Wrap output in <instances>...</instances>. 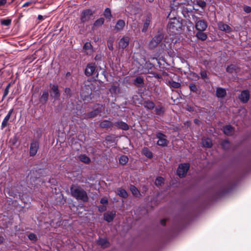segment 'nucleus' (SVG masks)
Here are the masks:
<instances>
[{
    "instance_id": "obj_1",
    "label": "nucleus",
    "mask_w": 251,
    "mask_h": 251,
    "mask_svg": "<svg viewBox=\"0 0 251 251\" xmlns=\"http://www.w3.org/2000/svg\"><path fill=\"white\" fill-rule=\"evenodd\" d=\"M71 195L77 200H80L82 201H87L88 196L86 192L80 186L78 185H73L71 188Z\"/></svg>"
},
{
    "instance_id": "obj_2",
    "label": "nucleus",
    "mask_w": 251,
    "mask_h": 251,
    "mask_svg": "<svg viewBox=\"0 0 251 251\" xmlns=\"http://www.w3.org/2000/svg\"><path fill=\"white\" fill-rule=\"evenodd\" d=\"M182 23L178 19L175 17L169 20L167 25V30L169 33L176 34L181 29Z\"/></svg>"
},
{
    "instance_id": "obj_3",
    "label": "nucleus",
    "mask_w": 251,
    "mask_h": 251,
    "mask_svg": "<svg viewBox=\"0 0 251 251\" xmlns=\"http://www.w3.org/2000/svg\"><path fill=\"white\" fill-rule=\"evenodd\" d=\"M189 167L190 165L189 163H184L180 164L177 170V175L180 177H184L186 174L188 170H189Z\"/></svg>"
},
{
    "instance_id": "obj_4",
    "label": "nucleus",
    "mask_w": 251,
    "mask_h": 251,
    "mask_svg": "<svg viewBox=\"0 0 251 251\" xmlns=\"http://www.w3.org/2000/svg\"><path fill=\"white\" fill-rule=\"evenodd\" d=\"M156 137L158 139L157 144L159 146L165 147L167 146L169 142L167 139V136L161 133L158 132L156 134Z\"/></svg>"
},
{
    "instance_id": "obj_5",
    "label": "nucleus",
    "mask_w": 251,
    "mask_h": 251,
    "mask_svg": "<svg viewBox=\"0 0 251 251\" xmlns=\"http://www.w3.org/2000/svg\"><path fill=\"white\" fill-rule=\"evenodd\" d=\"M163 38V35L159 33L155 36L150 42L149 46L150 48H154L159 44Z\"/></svg>"
},
{
    "instance_id": "obj_6",
    "label": "nucleus",
    "mask_w": 251,
    "mask_h": 251,
    "mask_svg": "<svg viewBox=\"0 0 251 251\" xmlns=\"http://www.w3.org/2000/svg\"><path fill=\"white\" fill-rule=\"evenodd\" d=\"M39 144L37 141H33L30 146L29 155L33 156L36 155L39 149Z\"/></svg>"
},
{
    "instance_id": "obj_7",
    "label": "nucleus",
    "mask_w": 251,
    "mask_h": 251,
    "mask_svg": "<svg viewBox=\"0 0 251 251\" xmlns=\"http://www.w3.org/2000/svg\"><path fill=\"white\" fill-rule=\"evenodd\" d=\"M93 12L89 9H86L82 11L81 15V21L82 23H85L88 21L91 16L93 14Z\"/></svg>"
},
{
    "instance_id": "obj_8",
    "label": "nucleus",
    "mask_w": 251,
    "mask_h": 251,
    "mask_svg": "<svg viewBox=\"0 0 251 251\" xmlns=\"http://www.w3.org/2000/svg\"><path fill=\"white\" fill-rule=\"evenodd\" d=\"M207 27V23L204 20L195 21V27L198 30L203 31L206 29Z\"/></svg>"
},
{
    "instance_id": "obj_9",
    "label": "nucleus",
    "mask_w": 251,
    "mask_h": 251,
    "mask_svg": "<svg viewBox=\"0 0 251 251\" xmlns=\"http://www.w3.org/2000/svg\"><path fill=\"white\" fill-rule=\"evenodd\" d=\"M96 66L95 63L88 64L85 70V74L86 75L89 76L92 75L96 70Z\"/></svg>"
},
{
    "instance_id": "obj_10",
    "label": "nucleus",
    "mask_w": 251,
    "mask_h": 251,
    "mask_svg": "<svg viewBox=\"0 0 251 251\" xmlns=\"http://www.w3.org/2000/svg\"><path fill=\"white\" fill-rule=\"evenodd\" d=\"M129 37L128 36L123 37L119 42V48L124 50L129 45Z\"/></svg>"
},
{
    "instance_id": "obj_11",
    "label": "nucleus",
    "mask_w": 251,
    "mask_h": 251,
    "mask_svg": "<svg viewBox=\"0 0 251 251\" xmlns=\"http://www.w3.org/2000/svg\"><path fill=\"white\" fill-rule=\"evenodd\" d=\"M50 95L56 99H58L60 97V93L57 85L53 84L51 88Z\"/></svg>"
},
{
    "instance_id": "obj_12",
    "label": "nucleus",
    "mask_w": 251,
    "mask_h": 251,
    "mask_svg": "<svg viewBox=\"0 0 251 251\" xmlns=\"http://www.w3.org/2000/svg\"><path fill=\"white\" fill-rule=\"evenodd\" d=\"M249 98L250 93L248 90L243 91L239 96L240 100L243 103L247 102L249 100Z\"/></svg>"
},
{
    "instance_id": "obj_13",
    "label": "nucleus",
    "mask_w": 251,
    "mask_h": 251,
    "mask_svg": "<svg viewBox=\"0 0 251 251\" xmlns=\"http://www.w3.org/2000/svg\"><path fill=\"white\" fill-rule=\"evenodd\" d=\"M13 111H14V109L12 108L8 111L7 114L5 117V118H4V119L3 120V121L2 122L1 126V128H4L7 126L8 121H9V119L10 118L11 115L12 114V113L13 112Z\"/></svg>"
},
{
    "instance_id": "obj_14",
    "label": "nucleus",
    "mask_w": 251,
    "mask_h": 251,
    "mask_svg": "<svg viewBox=\"0 0 251 251\" xmlns=\"http://www.w3.org/2000/svg\"><path fill=\"white\" fill-rule=\"evenodd\" d=\"M218 26L220 30L226 32H230L232 31L231 28L227 25L225 24L223 22H219L218 24Z\"/></svg>"
},
{
    "instance_id": "obj_15",
    "label": "nucleus",
    "mask_w": 251,
    "mask_h": 251,
    "mask_svg": "<svg viewBox=\"0 0 251 251\" xmlns=\"http://www.w3.org/2000/svg\"><path fill=\"white\" fill-rule=\"evenodd\" d=\"M115 214V211L107 212L104 214V219L107 222H111L113 221Z\"/></svg>"
},
{
    "instance_id": "obj_16",
    "label": "nucleus",
    "mask_w": 251,
    "mask_h": 251,
    "mask_svg": "<svg viewBox=\"0 0 251 251\" xmlns=\"http://www.w3.org/2000/svg\"><path fill=\"white\" fill-rule=\"evenodd\" d=\"M114 125L118 128H120L124 130H127L129 129L128 125L125 122L122 121L116 122L114 123Z\"/></svg>"
},
{
    "instance_id": "obj_17",
    "label": "nucleus",
    "mask_w": 251,
    "mask_h": 251,
    "mask_svg": "<svg viewBox=\"0 0 251 251\" xmlns=\"http://www.w3.org/2000/svg\"><path fill=\"white\" fill-rule=\"evenodd\" d=\"M125 26V22L123 20H119L114 27V28L116 31H120L123 29Z\"/></svg>"
},
{
    "instance_id": "obj_18",
    "label": "nucleus",
    "mask_w": 251,
    "mask_h": 251,
    "mask_svg": "<svg viewBox=\"0 0 251 251\" xmlns=\"http://www.w3.org/2000/svg\"><path fill=\"white\" fill-rule=\"evenodd\" d=\"M151 22V18L150 16H147L144 21L143 27L142 29L143 32H146L150 25Z\"/></svg>"
},
{
    "instance_id": "obj_19",
    "label": "nucleus",
    "mask_w": 251,
    "mask_h": 251,
    "mask_svg": "<svg viewBox=\"0 0 251 251\" xmlns=\"http://www.w3.org/2000/svg\"><path fill=\"white\" fill-rule=\"evenodd\" d=\"M143 105L147 109L152 110L155 107V104L152 101L148 100L145 101Z\"/></svg>"
},
{
    "instance_id": "obj_20",
    "label": "nucleus",
    "mask_w": 251,
    "mask_h": 251,
    "mask_svg": "<svg viewBox=\"0 0 251 251\" xmlns=\"http://www.w3.org/2000/svg\"><path fill=\"white\" fill-rule=\"evenodd\" d=\"M226 91L222 88H217L216 95L218 98H222L226 95Z\"/></svg>"
},
{
    "instance_id": "obj_21",
    "label": "nucleus",
    "mask_w": 251,
    "mask_h": 251,
    "mask_svg": "<svg viewBox=\"0 0 251 251\" xmlns=\"http://www.w3.org/2000/svg\"><path fill=\"white\" fill-rule=\"evenodd\" d=\"M223 131L227 135H231L233 133V129L230 125H227L224 127Z\"/></svg>"
},
{
    "instance_id": "obj_22",
    "label": "nucleus",
    "mask_w": 251,
    "mask_h": 251,
    "mask_svg": "<svg viewBox=\"0 0 251 251\" xmlns=\"http://www.w3.org/2000/svg\"><path fill=\"white\" fill-rule=\"evenodd\" d=\"M49 97V93L47 90H44L40 98V101L42 103H46Z\"/></svg>"
},
{
    "instance_id": "obj_23",
    "label": "nucleus",
    "mask_w": 251,
    "mask_h": 251,
    "mask_svg": "<svg viewBox=\"0 0 251 251\" xmlns=\"http://www.w3.org/2000/svg\"><path fill=\"white\" fill-rule=\"evenodd\" d=\"M112 123L108 120H104L100 124V126L102 128H107L112 126Z\"/></svg>"
},
{
    "instance_id": "obj_24",
    "label": "nucleus",
    "mask_w": 251,
    "mask_h": 251,
    "mask_svg": "<svg viewBox=\"0 0 251 251\" xmlns=\"http://www.w3.org/2000/svg\"><path fill=\"white\" fill-rule=\"evenodd\" d=\"M202 144L203 147L210 148L212 146V141L210 138H205L202 139Z\"/></svg>"
},
{
    "instance_id": "obj_25",
    "label": "nucleus",
    "mask_w": 251,
    "mask_h": 251,
    "mask_svg": "<svg viewBox=\"0 0 251 251\" xmlns=\"http://www.w3.org/2000/svg\"><path fill=\"white\" fill-rule=\"evenodd\" d=\"M98 244L103 248L107 247L109 243L106 239H99L98 240Z\"/></svg>"
},
{
    "instance_id": "obj_26",
    "label": "nucleus",
    "mask_w": 251,
    "mask_h": 251,
    "mask_svg": "<svg viewBox=\"0 0 251 251\" xmlns=\"http://www.w3.org/2000/svg\"><path fill=\"white\" fill-rule=\"evenodd\" d=\"M196 36L199 39L201 40V41H204L207 38V36L206 33L200 31H199L198 32H197Z\"/></svg>"
},
{
    "instance_id": "obj_27",
    "label": "nucleus",
    "mask_w": 251,
    "mask_h": 251,
    "mask_svg": "<svg viewBox=\"0 0 251 251\" xmlns=\"http://www.w3.org/2000/svg\"><path fill=\"white\" fill-rule=\"evenodd\" d=\"M165 108L161 105H158L155 108V112L157 115H161L163 114Z\"/></svg>"
},
{
    "instance_id": "obj_28",
    "label": "nucleus",
    "mask_w": 251,
    "mask_h": 251,
    "mask_svg": "<svg viewBox=\"0 0 251 251\" xmlns=\"http://www.w3.org/2000/svg\"><path fill=\"white\" fill-rule=\"evenodd\" d=\"M100 112V110L98 109L87 113L86 115L87 118H91L96 116Z\"/></svg>"
},
{
    "instance_id": "obj_29",
    "label": "nucleus",
    "mask_w": 251,
    "mask_h": 251,
    "mask_svg": "<svg viewBox=\"0 0 251 251\" xmlns=\"http://www.w3.org/2000/svg\"><path fill=\"white\" fill-rule=\"evenodd\" d=\"M83 49L85 50L87 54L91 52L92 50L91 44L90 42H86L83 46Z\"/></svg>"
},
{
    "instance_id": "obj_30",
    "label": "nucleus",
    "mask_w": 251,
    "mask_h": 251,
    "mask_svg": "<svg viewBox=\"0 0 251 251\" xmlns=\"http://www.w3.org/2000/svg\"><path fill=\"white\" fill-rule=\"evenodd\" d=\"M117 193L118 194L123 197V198H126L127 197V193L126 192V191L124 189H122V188H119L117 189Z\"/></svg>"
},
{
    "instance_id": "obj_31",
    "label": "nucleus",
    "mask_w": 251,
    "mask_h": 251,
    "mask_svg": "<svg viewBox=\"0 0 251 251\" xmlns=\"http://www.w3.org/2000/svg\"><path fill=\"white\" fill-rule=\"evenodd\" d=\"M169 85L174 88H178L180 87V83L177 82H176L174 80H169L168 81Z\"/></svg>"
},
{
    "instance_id": "obj_32",
    "label": "nucleus",
    "mask_w": 251,
    "mask_h": 251,
    "mask_svg": "<svg viewBox=\"0 0 251 251\" xmlns=\"http://www.w3.org/2000/svg\"><path fill=\"white\" fill-rule=\"evenodd\" d=\"M103 15L106 18L108 19L109 20L111 19L112 15L110 8H106L105 9L103 12Z\"/></svg>"
},
{
    "instance_id": "obj_33",
    "label": "nucleus",
    "mask_w": 251,
    "mask_h": 251,
    "mask_svg": "<svg viewBox=\"0 0 251 251\" xmlns=\"http://www.w3.org/2000/svg\"><path fill=\"white\" fill-rule=\"evenodd\" d=\"M130 190L134 196L137 197L140 195L139 191L134 185L130 186Z\"/></svg>"
},
{
    "instance_id": "obj_34",
    "label": "nucleus",
    "mask_w": 251,
    "mask_h": 251,
    "mask_svg": "<svg viewBox=\"0 0 251 251\" xmlns=\"http://www.w3.org/2000/svg\"><path fill=\"white\" fill-rule=\"evenodd\" d=\"M143 154L148 158H151L152 156L151 152L147 148H144L143 149Z\"/></svg>"
},
{
    "instance_id": "obj_35",
    "label": "nucleus",
    "mask_w": 251,
    "mask_h": 251,
    "mask_svg": "<svg viewBox=\"0 0 251 251\" xmlns=\"http://www.w3.org/2000/svg\"><path fill=\"white\" fill-rule=\"evenodd\" d=\"M128 160V158L126 155H122L119 159V162L122 165L126 164Z\"/></svg>"
},
{
    "instance_id": "obj_36",
    "label": "nucleus",
    "mask_w": 251,
    "mask_h": 251,
    "mask_svg": "<svg viewBox=\"0 0 251 251\" xmlns=\"http://www.w3.org/2000/svg\"><path fill=\"white\" fill-rule=\"evenodd\" d=\"M104 22V18H100L95 21V22L94 24V25L95 26H100L103 24Z\"/></svg>"
},
{
    "instance_id": "obj_37",
    "label": "nucleus",
    "mask_w": 251,
    "mask_h": 251,
    "mask_svg": "<svg viewBox=\"0 0 251 251\" xmlns=\"http://www.w3.org/2000/svg\"><path fill=\"white\" fill-rule=\"evenodd\" d=\"M164 179L162 177H158L156 178L155 181V184L156 186H161L164 182Z\"/></svg>"
},
{
    "instance_id": "obj_38",
    "label": "nucleus",
    "mask_w": 251,
    "mask_h": 251,
    "mask_svg": "<svg viewBox=\"0 0 251 251\" xmlns=\"http://www.w3.org/2000/svg\"><path fill=\"white\" fill-rule=\"evenodd\" d=\"M143 79L140 77H137L134 80V84L137 85H139L142 84H143Z\"/></svg>"
},
{
    "instance_id": "obj_39",
    "label": "nucleus",
    "mask_w": 251,
    "mask_h": 251,
    "mask_svg": "<svg viewBox=\"0 0 251 251\" xmlns=\"http://www.w3.org/2000/svg\"><path fill=\"white\" fill-rule=\"evenodd\" d=\"M79 159L81 161L84 163H89L90 161V158L86 155H80Z\"/></svg>"
},
{
    "instance_id": "obj_40",
    "label": "nucleus",
    "mask_w": 251,
    "mask_h": 251,
    "mask_svg": "<svg viewBox=\"0 0 251 251\" xmlns=\"http://www.w3.org/2000/svg\"><path fill=\"white\" fill-rule=\"evenodd\" d=\"M236 66L234 65H231L230 66H227L226 68V71L228 73H232L233 71H235L236 70Z\"/></svg>"
},
{
    "instance_id": "obj_41",
    "label": "nucleus",
    "mask_w": 251,
    "mask_h": 251,
    "mask_svg": "<svg viewBox=\"0 0 251 251\" xmlns=\"http://www.w3.org/2000/svg\"><path fill=\"white\" fill-rule=\"evenodd\" d=\"M11 20L10 19H2L1 21V24L4 25L8 26L10 25Z\"/></svg>"
},
{
    "instance_id": "obj_42",
    "label": "nucleus",
    "mask_w": 251,
    "mask_h": 251,
    "mask_svg": "<svg viewBox=\"0 0 251 251\" xmlns=\"http://www.w3.org/2000/svg\"><path fill=\"white\" fill-rule=\"evenodd\" d=\"M229 145V143L227 140H224L222 143V146L223 149H226L228 148Z\"/></svg>"
},
{
    "instance_id": "obj_43",
    "label": "nucleus",
    "mask_w": 251,
    "mask_h": 251,
    "mask_svg": "<svg viewBox=\"0 0 251 251\" xmlns=\"http://www.w3.org/2000/svg\"><path fill=\"white\" fill-rule=\"evenodd\" d=\"M105 140L110 143H113L115 141V137L112 135L107 136L106 137Z\"/></svg>"
},
{
    "instance_id": "obj_44",
    "label": "nucleus",
    "mask_w": 251,
    "mask_h": 251,
    "mask_svg": "<svg viewBox=\"0 0 251 251\" xmlns=\"http://www.w3.org/2000/svg\"><path fill=\"white\" fill-rule=\"evenodd\" d=\"M11 86V84L9 83L8 85L6 86L4 91V96H7L9 93V89Z\"/></svg>"
},
{
    "instance_id": "obj_45",
    "label": "nucleus",
    "mask_w": 251,
    "mask_h": 251,
    "mask_svg": "<svg viewBox=\"0 0 251 251\" xmlns=\"http://www.w3.org/2000/svg\"><path fill=\"white\" fill-rule=\"evenodd\" d=\"M28 238L32 241H36L37 240L36 236L33 233H30L28 236Z\"/></svg>"
},
{
    "instance_id": "obj_46",
    "label": "nucleus",
    "mask_w": 251,
    "mask_h": 251,
    "mask_svg": "<svg viewBox=\"0 0 251 251\" xmlns=\"http://www.w3.org/2000/svg\"><path fill=\"white\" fill-rule=\"evenodd\" d=\"M189 88L191 90V91L193 92H196L197 90V87L195 84H190L189 85Z\"/></svg>"
},
{
    "instance_id": "obj_47",
    "label": "nucleus",
    "mask_w": 251,
    "mask_h": 251,
    "mask_svg": "<svg viewBox=\"0 0 251 251\" xmlns=\"http://www.w3.org/2000/svg\"><path fill=\"white\" fill-rule=\"evenodd\" d=\"M198 4L201 7H204L206 5V2L202 0H199L197 1Z\"/></svg>"
},
{
    "instance_id": "obj_48",
    "label": "nucleus",
    "mask_w": 251,
    "mask_h": 251,
    "mask_svg": "<svg viewBox=\"0 0 251 251\" xmlns=\"http://www.w3.org/2000/svg\"><path fill=\"white\" fill-rule=\"evenodd\" d=\"M201 75L202 78H206L207 77V73L205 71H203L201 72Z\"/></svg>"
},
{
    "instance_id": "obj_49",
    "label": "nucleus",
    "mask_w": 251,
    "mask_h": 251,
    "mask_svg": "<svg viewBox=\"0 0 251 251\" xmlns=\"http://www.w3.org/2000/svg\"><path fill=\"white\" fill-rule=\"evenodd\" d=\"M244 10L247 13L251 12V8L250 6H246L244 7Z\"/></svg>"
},
{
    "instance_id": "obj_50",
    "label": "nucleus",
    "mask_w": 251,
    "mask_h": 251,
    "mask_svg": "<svg viewBox=\"0 0 251 251\" xmlns=\"http://www.w3.org/2000/svg\"><path fill=\"white\" fill-rule=\"evenodd\" d=\"M191 75H192V76H193V77L195 78V79H196V80H198V79H199V78H200V77H199V75H198L197 74L195 73H192L191 74Z\"/></svg>"
},
{
    "instance_id": "obj_51",
    "label": "nucleus",
    "mask_w": 251,
    "mask_h": 251,
    "mask_svg": "<svg viewBox=\"0 0 251 251\" xmlns=\"http://www.w3.org/2000/svg\"><path fill=\"white\" fill-rule=\"evenodd\" d=\"M71 90L69 88H66L65 89V93L68 96H70Z\"/></svg>"
},
{
    "instance_id": "obj_52",
    "label": "nucleus",
    "mask_w": 251,
    "mask_h": 251,
    "mask_svg": "<svg viewBox=\"0 0 251 251\" xmlns=\"http://www.w3.org/2000/svg\"><path fill=\"white\" fill-rule=\"evenodd\" d=\"M100 202L102 204H106L108 202V200L105 198H103L100 200Z\"/></svg>"
},
{
    "instance_id": "obj_53",
    "label": "nucleus",
    "mask_w": 251,
    "mask_h": 251,
    "mask_svg": "<svg viewBox=\"0 0 251 251\" xmlns=\"http://www.w3.org/2000/svg\"><path fill=\"white\" fill-rule=\"evenodd\" d=\"M107 44L109 49L112 50H113L112 42H108Z\"/></svg>"
},
{
    "instance_id": "obj_54",
    "label": "nucleus",
    "mask_w": 251,
    "mask_h": 251,
    "mask_svg": "<svg viewBox=\"0 0 251 251\" xmlns=\"http://www.w3.org/2000/svg\"><path fill=\"white\" fill-rule=\"evenodd\" d=\"M7 2V0H0V6L4 5Z\"/></svg>"
},
{
    "instance_id": "obj_55",
    "label": "nucleus",
    "mask_w": 251,
    "mask_h": 251,
    "mask_svg": "<svg viewBox=\"0 0 251 251\" xmlns=\"http://www.w3.org/2000/svg\"><path fill=\"white\" fill-rule=\"evenodd\" d=\"M31 3V1H27V2H25V3L23 4V7H26V6H28V5H29Z\"/></svg>"
},
{
    "instance_id": "obj_56",
    "label": "nucleus",
    "mask_w": 251,
    "mask_h": 251,
    "mask_svg": "<svg viewBox=\"0 0 251 251\" xmlns=\"http://www.w3.org/2000/svg\"><path fill=\"white\" fill-rule=\"evenodd\" d=\"M106 209L105 207L103 206H102L101 207H100L99 208V210L100 211L102 212L105 211Z\"/></svg>"
},
{
    "instance_id": "obj_57",
    "label": "nucleus",
    "mask_w": 251,
    "mask_h": 251,
    "mask_svg": "<svg viewBox=\"0 0 251 251\" xmlns=\"http://www.w3.org/2000/svg\"><path fill=\"white\" fill-rule=\"evenodd\" d=\"M38 19L39 20H42L43 19V16H42L41 15H39L38 16Z\"/></svg>"
},
{
    "instance_id": "obj_58",
    "label": "nucleus",
    "mask_w": 251,
    "mask_h": 251,
    "mask_svg": "<svg viewBox=\"0 0 251 251\" xmlns=\"http://www.w3.org/2000/svg\"><path fill=\"white\" fill-rule=\"evenodd\" d=\"M194 123H195V124H198L199 123V122H200L199 120H198V119H195L194 120Z\"/></svg>"
},
{
    "instance_id": "obj_59",
    "label": "nucleus",
    "mask_w": 251,
    "mask_h": 251,
    "mask_svg": "<svg viewBox=\"0 0 251 251\" xmlns=\"http://www.w3.org/2000/svg\"><path fill=\"white\" fill-rule=\"evenodd\" d=\"M161 224L163 225V226H165V221L164 220H162L161 221Z\"/></svg>"
},
{
    "instance_id": "obj_60",
    "label": "nucleus",
    "mask_w": 251,
    "mask_h": 251,
    "mask_svg": "<svg viewBox=\"0 0 251 251\" xmlns=\"http://www.w3.org/2000/svg\"><path fill=\"white\" fill-rule=\"evenodd\" d=\"M3 241V238L2 237L0 236V243H2Z\"/></svg>"
},
{
    "instance_id": "obj_61",
    "label": "nucleus",
    "mask_w": 251,
    "mask_h": 251,
    "mask_svg": "<svg viewBox=\"0 0 251 251\" xmlns=\"http://www.w3.org/2000/svg\"><path fill=\"white\" fill-rule=\"evenodd\" d=\"M155 77H157V78H160L161 77L160 75H158V74L156 75H155Z\"/></svg>"
},
{
    "instance_id": "obj_62",
    "label": "nucleus",
    "mask_w": 251,
    "mask_h": 251,
    "mask_svg": "<svg viewBox=\"0 0 251 251\" xmlns=\"http://www.w3.org/2000/svg\"><path fill=\"white\" fill-rule=\"evenodd\" d=\"M6 97V96H4V94H3V96H2V100H3Z\"/></svg>"
},
{
    "instance_id": "obj_63",
    "label": "nucleus",
    "mask_w": 251,
    "mask_h": 251,
    "mask_svg": "<svg viewBox=\"0 0 251 251\" xmlns=\"http://www.w3.org/2000/svg\"><path fill=\"white\" fill-rule=\"evenodd\" d=\"M149 2H153V0H148Z\"/></svg>"
},
{
    "instance_id": "obj_64",
    "label": "nucleus",
    "mask_w": 251,
    "mask_h": 251,
    "mask_svg": "<svg viewBox=\"0 0 251 251\" xmlns=\"http://www.w3.org/2000/svg\"><path fill=\"white\" fill-rule=\"evenodd\" d=\"M97 58H98V56L97 55V56L95 57V59H96V60H97Z\"/></svg>"
}]
</instances>
